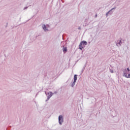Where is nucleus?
<instances>
[{"mask_svg": "<svg viewBox=\"0 0 130 130\" xmlns=\"http://www.w3.org/2000/svg\"><path fill=\"white\" fill-rule=\"evenodd\" d=\"M121 44H122V42H121V40H120L117 41L116 45L118 47H120V46H121Z\"/></svg>", "mask_w": 130, "mask_h": 130, "instance_id": "5", "label": "nucleus"}, {"mask_svg": "<svg viewBox=\"0 0 130 130\" xmlns=\"http://www.w3.org/2000/svg\"><path fill=\"white\" fill-rule=\"evenodd\" d=\"M110 72H111V73L112 74H113V73H114L113 70H111Z\"/></svg>", "mask_w": 130, "mask_h": 130, "instance_id": "15", "label": "nucleus"}, {"mask_svg": "<svg viewBox=\"0 0 130 130\" xmlns=\"http://www.w3.org/2000/svg\"><path fill=\"white\" fill-rule=\"evenodd\" d=\"M53 95L54 94H57V91H54V92L53 93Z\"/></svg>", "mask_w": 130, "mask_h": 130, "instance_id": "13", "label": "nucleus"}, {"mask_svg": "<svg viewBox=\"0 0 130 130\" xmlns=\"http://www.w3.org/2000/svg\"><path fill=\"white\" fill-rule=\"evenodd\" d=\"M63 51L64 53H66V52H67V51H68V49L67 48V47L63 48Z\"/></svg>", "mask_w": 130, "mask_h": 130, "instance_id": "10", "label": "nucleus"}, {"mask_svg": "<svg viewBox=\"0 0 130 130\" xmlns=\"http://www.w3.org/2000/svg\"><path fill=\"white\" fill-rule=\"evenodd\" d=\"M95 17H97V15H95Z\"/></svg>", "mask_w": 130, "mask_h": 130, "instance_id": "19", "label": "nucleus"}, {"mask_svg": "<svg viewBox=\"0 0 130 130\" xmlns=\"http://www.w3.org/2000/svg\"><path fill=\"white\" fill-rule=\"evenodd\" d=\"M27 9H28V7H25L23 10H27Z\"/></svg>", "mask_w": 130, "mask_h": 130, "instance_id": "14", "label": "nucleus"}, {"mask_svg": "<svg viewBox=\"0 0 130 130\" xmlns=\"http://www.w3.org/2000/svg\"><path fill=\"white\" fill-rule=\"evenodd\" d=\"M125 78H127V79L130 78V74H129L127 76V75H125Z\"/></svg>", "mask_w": 130, "mask_h": 130, "instance_id": "12", "label": "nucleus"}, {"mask_svg": "<svg viewBox=\"0 0 130 130\" xmlns=\"http://www.w3.org/2000/svg\"><path fill=\"white\" fill-rule=\"evenodd\" d=\"M58 122L60 125L62 124V123L63 122V116L62 115H59L58 116Z\"/></svg>", "mask_w": 130, "mask_h": 130, "instance_id": "3", "label": "nucleus"}, {"mask_svg": "<svg viewBox=\"0 0 130 130\" xmlns=\"http://www.w3.org/2000/svg\"><path fill=\"white\" fill-rule=\"evenodd\" d=\"M83 45L82 44V43H80L79 46V49H80L81 50H83V48H84V47L82 46Z\"/></svg>", "mask_w": 130, "mask_h": 130, "instance_id": "7", "label": "nucleus"}, {"mask_svg": "<svg viewBox=\"0 0 130 130\" xmlns=\"http://www.w3.org/2000/svg\"><path fill=\"white\" fill-rule=\"evenodd\" d=\"M47 95L48 96L47 97L46 101H48V100H49V99H50V98H51V97L53 96V93H52V92L49 91L47 93Z\"/></svg>", "mask_w": 130, "mask_h": 130, "instance_id": "4", "label": "nucleus"}, {"mask_svg": "<svg viewBox=\"0 0 130 130\" xmlns=\"http://www.w3.org/2000/svg\"><path fill=\"white\" fill-rule=\"evenodd\" d=\"M77 75L75 74L74 75V81L77 82Z\"/></svg>", "mask_w": 130, "mask_h": 130, "instance_id": "9", "label": "nucleus"}, {"mask_svg": "<svg viewBox=\"0 0 130 130\" xmlns=\"http://www.w3.org/2000/svg\"><path fill=\"white\" fill-rule=\"evenodd\" d=\"M126 69H125V70L123 71V77H125V76H126V75H127V73H126Z\"/></svg>", "mask_w": 130, "mask_h": 130, "instance_id": "8", "label": "nucleus"}, {"mask_svg": "<svg viewBox=\"0 0 130 130\" xmlns=\"http://www.w3.org/2000/svg\"><path fill=\"white\" fill-rule=\"evenodd\" d=\"M50 26L48 24L45 25V24H43L42 25V28L44 30V32H48L49 31V29L48 28H49Z\"/></svg>", "mask_w": 130, "mask_h": 130, "instance_id": "1", "label": "nucleus"}, {"mask_svg": "<svg viewBox=\"0 0 130 130\" xmlns=\"http://www.w3.org/2000/svg\"><path fill=\"white\" fill-rule=\"evenodd\" d=\"M83 70H85V67L83 68Z\"/></svg>", "mask_w": 130, "mask_h": 130, "instance_id": "18", "label": "nucleus"}, {"mask_svg": "<svg viewBox=\"0 0 130 130\" xmlns=\"http://www.w3.org/2000/svg\"><path fill=\"white\" fill-rule=\"evenodd\" d=\"M82 45H87V43L86 41H82L80 42Z\"/></svg>", "mask_w": 130, "mask_h": 130, "instance_id": "6", "label": "nucleus"}, {"mask_svg": "<svg viewBox=\"0 0 130 130\" xmlns=\"http://www.w3.org/2000/svg\"><path fill=\"white\" fill-rule=\"evenodd\" d=\"M75 85H76V82L74 81L71 84V87H74Z\"/></svg>", "mask_w": 130, "mask_h": 130, "instance_id": "11", "label": "nucleus"}, {"mask_svg": "<svg viewBox=\"0 0 130 130\" xmlns=\"http://www.w3.org/2000/svg\"><path fill=\"white\" fill-rule=\"evenodd\" d=\"M115 9H116V8L114 7L112 8L110 11H109L106 14V17H108V16H109V15H112V14H113V12H114V10H115Z\"/></svg>", "mask_w": 130, "mask_h": 130, "instance_id": "2", "label": "nucleus"}, {"mask_svg": "<svg viewBox=\"0 0 130 130\" xmlns=\"http://www.w3.org/2000/svg\"><path fill=\"white\" fill-rule=\"evenodd\" d=\"M45 93L46 95H47V93L46 92V91H45Z\"/></svg>", "mask_w": 130, "mask_h": 130, "instance_id": "17", "label": "nucleus"}, {"mask_svg": "<svg viewBox=\"0 0 130 130\" xmlns=\"http://www.w3.org/2000/svg\"><path fill=\"white\" fill-rule=\"evenodd\" d=\"M127 72H129V68H127Z\"/></svg>", "mask_w": 130, "mask_h": 130, "instance_id": "16", "label": "nucleus"}]
</instances>
